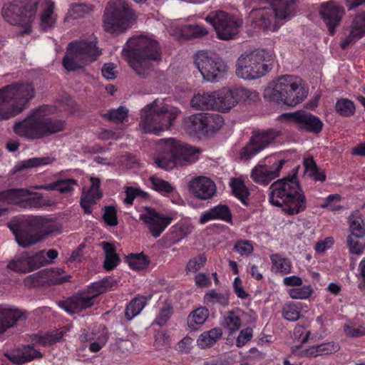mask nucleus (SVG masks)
<instances>
[{"instance_id":"nucleus-27","label":"nucleus","mask_w":365,"mask_h":365,"mask_svg":"<svg viewBox=\"0 0 365 365\" xmlns=\"http://www.w3.org/2000/svg\"><path fill=\"white\" fill-rule=\"evenodd\" d=\"M290 119L299 128L314 133L319 132L323 126L322 122L317 117L302 110L292 113Z\"/></svg>"},{"instance_id":"nucleus-5","label":"nucleus","mask_w":365,"mask_h":365,"mask_svg":"<svg viewBox=\"0 0 365 365\" xmlns=\"http://www.w3.org/2000/svg\"><path fill=\"white\" fill-rule=\"evenodd\" d=\"M51 108L48 106L32 110L26 118L15 123L14 133L21 137L36 139L63 130L64 122L51 120Z\"/></svg>"},{"instance_id":"nucleus-4","label":"nucleus","mask_w":365,"mask_h":365,"mask_svg":"<svg viewBox=\"0 0 365 365\" xmlns=\"http://www.w3.org/2000/svg\"><path fill=\"white\" fill-rule=\"evenodd\" d=\"M17 243L26 247L33 245L46 235L59 230L60 225L53 219L41 216L23 217L9 225Z\"/></svg>"},{"instance_id":"nucleus-30","label":"nucleus","mask_w":365,"mask_h":365,"mask_svg":"<svg viewBox=\"0 0 365 365\" xmlns=\"http://www.w3.org/2000/svg\"><path fill=\"white\" fill-rule=\"evenodd\" d=\"M220 220L230 222L232 214L229 207L225 205H218L203 212L199 219V222L204 225L211 220Z\"/></svg>"},{"instance_id":"nucleus-61","label":"nucleus","mask_w":365,"mask_h":365,"mask_svg":"<svg viewBox=\"0 0 365 365\" xmlns=\"http://www.w3.org/2000/svg\"><path fill=\"white\" fill-rule=\"evenodd\" d=\"M253 245L250 241L248 240H239L235 246L234 250L241 256H248L253 252Z\"/></svg>"},{"instance_id":"nucleus-11","label":"nucleus","mask_w":365,"mask_h":365,"mask_svg":"<svg viewBox=\"0 0 365 365\" xmlns=\"http://www.w3.org/2000/svg\"><path fill=\"white\" fill-rule=\"evenodd\" d=\"M100 54L96 37L90 35L69 43L63 65L66 70L74 71L96 61Z\"/></svg>"},{"instance_id":"nucleus-50","label":"nucleus","mask_w":365,"mask_h":365,"mask_svg":"<svg viewBox=\"0 0 365 365\" xmlns=\"http://www.w3.org/2000/svg\"><path fill=\"white\" fill-rule=\"evenodd\" d=\"M126 262L133 269L143 270L149 264V259L143 253L130 254L126 257Z\"/></svg>"},{"instance_id":"nucleus-60","label":"nucleus","mask_w":365,"mask_h":365,"mask_svg":"<svg viewBox=\"0 0 365 365\" xmlns=\"http://www.w3.org/2000/svg\"><path fill=\"white\" fill-rule=\"evenodd\" d=\"M341 200V197L338 194H334L329 195L324 203L320 207L322 208H327L330 211H339L342 207L339 204Z\"/></svg>"},{"instance_id":"nucleus-8","label":"nucleus","mask_w":365,"mask_h":365,"mask_svg":"<svg viewBox=\"0 0 365 365\" xmlns=\"http://www.w3.org/2000/svg\"><path fill=\"white\" fill-rule=\"evenodd\" d=\"M34 96L31 84H11L0 89V119L22 112Z\"/></svg>"},{"instance_id":"nucleus-57","label":"nucleus","mask_w":365,"mask_h":365,"mask_svg":"<svg viewBox=\"0 0 365 365\" xmlns=\"http://www.w3.org/2000/svg\"><path fill=\"white\" fill-rule=\"evenodd\" d=\"M336 111L341 115L351 116L355 112V106L352 101L342 98L337 101L336 104Z\"/></svg>"},{"instance_id":"nucleus-14","label":"nucleus","mask_w":365,"mask_h":365,"mask_svg":"<svg viewBox=\"0 0 365 365\" xmlns=\"http://www.w3.org/2000/svg\"><path fill=\"white\" fill-rule=\"evenodd\" d=\"M16 205L21 208L32 209L50 206V200L44 199L41 194L31 192L28 189H13L0 193V218L7 214V206Z\"/></svg>"},{"instance_id":"nucleus-45","label":"nucleus","mask_w":365,"mask_h":365,"mask_svg":"<svg viewBox=\"0 0 365 365\" xmlns=\"http://www.w3.org/2000/svg\"><path fill=\"white\" fill-rule=\"evenodd\" d=\"M101 245L106 254L104 267L107 270H111L118 265L120 261L119 257L115 253L113 244L103 242Z\"/></svg>"},{"instance_id":"nucleus-49","label":"nucleus","mask_w":365,"mask_h":365,"mask_svg":"<svg viewBox=\"0 0 365 365\" xmlns=\"http://www.w3.org/2000/svg\"><path fill=\"white\" fill-rule=\"evenodd\" d=\"M344 334L349 337H359L365 335V323H359L357 320H349L344 324Z\"/></svg>"},{"instance_id":"nucleus-29","label":"nucleus","mask_w":365,"mask_h":365,"mask_svg":"<svg viewBox=\"0 0 365 365\" xmlns=\"http://www.w3.org/2000/svg\"><path fill=\"white\" fill-rule=\"evenodd\" d=\"M20 310L9 305H0V334L14 327L21 317Z\"/></svg>"},{"instance_id":"nucleus-26","label":"nucleus","mask_w":365,"mask_h":365,"mask_svg":"<svg viewBox=\"0 0 365 365\" xmlns=\"http://www.w3.org/2000/svg\"><path fill=\"white\" fill-rule=\"evenodd\" d=\"M91 186L90 188H83L81 205L87 214L92 211V205L101 197V193L99 191L100 180L98 178L91 177Z\"/></svg>"},{"instance_id":"nucleus-21","label":"nucleus","mask_w":365,"mask_h":365,"mask_svg":"<svg viewBox=\"0 0 365 365\" xmlns=\"http://www.w3.org/2000/svg\"><path fill=\"white\" fill-rule=\"evenodd\" d=\"M284 163V160H272V159L268 163H259L252 170L251 178L257 183L267 185L279 176Z\"/></svg>"},{"instance_id":"nucleus-43","label":"nucleus","mask_w":365,"mask_h":365,"mask_svg":"<svg viewBox=\"0 0 365 365\" xmlns=\"http://www.w3.org/2000/svg\"><path fill=\"white\" fill-rule=\"evenodd\" d=\"M222 331L220 328H214L200 334L197 339V345L201 348L212 346L221 337Z\"/></svg>"},{"instance_id":"nucleus-20","label":"nucleus","mask_w":365,"mask_h":365,"mask_svg":"<svg viewBox=\"0 0 365 365\" xmlns=\"http://www.w3.org/2000/svg\"><path fill=\"white\" fill-rule=\"evenodd\" d=\"M277 137V132L267 130L255 133L249 143L240 152L242 160H249L256 155L268 145L272 143Z\"/></svg>"},{"instance_id":"nucleus-39","label":"nucleus","mask_w":365,"mask_h":365,"mask_svg":"<svg viewBox=\"0 0 365 365\" xmlns=\"http://www.w3.org/2000/svg\"><path fill=\"white\" fill-rule=\"evenodd\" d=\"M29 255L27 253L19 255L7 264V267L19 272H28L32 270Z\"/></svg>"},{"instance_id":"nucleus-42","label":"nucleus","mask_w":365,"mask_h":365,"mask_svg":"<svg viewBox=\"0 0 365 365\" xmlns=\"http://www.w3.org/2000/svg\"><path fill=\"white\" fill-rule=\"evenodd\" d=\"M235 101V105L241 101L254 102L259 99V93L253 89H248L244 87H237L230 89Z\"/></svg>"},{"instance_id":"nucleus-25","label":"nucleus","mask_w":365,"mask_h":365,"mask_svg":"<svg viewBox=\"0 0 365 365\" xmlns=\"http://www.w3.org/2000/svg\"><path fill=\"white\" fill-rule=\"evenodd\" d=\"M193 225L189 219H182L173 225L164 237L168 245L180 242L193 230Z\"/></svg>"},{"instance_id":"nucleus-47","label":"nucleus","mask_w":365,"mask_h":365,"mask_svg":"<svg viewBox=\"0 0 365 365\" xmlns=\"http://www.w3.org/2000/svg\"><path fill=\"white\" fill-rule=\"evenodd\" d=\"M205 303L207 305L220 304L226 306L229 303V293L227 292H217L210 290L204 297Z\"/></svg>"},{"instance_id":"nucleus-40","label":"nucleus","mask_w":365,"mask_h":365,"mask_svg":"<svg viewBox=\"0 0 365 365\" xmlns=\"http://www.w3.org/2000/svg\"><path fill=\"white\" fill-rule=\"evenodd\" d=\"M349 230L352 237H362L365 235V223L358 211L354 212L349 217Z\"/></svg>"},{"instance_id":"nucleus-10","label":"nucleus","mask_w":365,"mask_h":365,"mask_svg":"<svg viewBox=\"0 0 365 365\" xmlns=\"http://www.w3.org/2000/svg\"><path fill=\"white\" fill-rule=\"evenodd\" d=\"M137 14L125 0H110L104 11L103 26L113 35H118L130 29Z\"/></svg>"},{"instance_id":"nucleus-13","label":"nucleus","mask_w":365,"mask_h":365,"mask_svg":"<svg viewBox=\"0 0 365 365\" xmlns=\"http://www.w3.org/2000/svg\"><path fill=\"white\" fill-rule=\"evenodd\" d=\"M270 56L264 50L242 54L236 63V75L245 80L257 79L269 69Z\"/></svg>"},{"instance_id":"nucleus-41","label":"nucleus","mask_w":365,"mask_h":365,"mask_svg":"<svg viewBox=\"0 0 365 365\" xmlns=\"http://www.w3.org/2000/svg\"><path fill=\"white\" fill-rule=\"evenodd\" d=\"M45 283L48 285H55L69 280L70 275L64 274L61 269H43Z\"/></svg>"},{"instance_id":"nucleus-51","label":"nucleus","mask_w":365,"mask_h":365,"mask_svg":"<svg viewBox=\"0 0 365 365\" xmlns=\"http://www.w3.org/2000/svg\"><path fill=\"white\" fill-rule=\"evenodd\" d=\"M205 133L219 130L224 124L223 118L218 114L205 113Z\"/></svg>"},{"instance_id":"nucleus-34","label":"nucleus","mask_w":365,"mask_h":365,"mask_svg":"<svg viewBox=\"0 0 365 365\" xmlns=\"http://www.w3.org/2000/svg\"><path fill=\"white\" fill-rule=\"evenodd\" d=\"M58 252L56 250H49L47 252L42 250L33 256H29L32 270L52 263L58 257Z\"/></svg>"},{"instance_id":"nucleus-55","label":"nucleus","mask_w":365,"mask_h":365,"mask_svg":"<svg viewBox=\"0 0 365 365\" xmlns=\"http://www.w3.org/2000/svg\"><path fill=\"white\" fill-rule=\"evenodd\" d=\"M78 186L77 181L71 178L61 179L52 182L53 190H58L61 193H68Z\"/></svg>"},{"instance_id":"nucleus-18","label":"nucleus","mask_w":365,"mask_h":365,"mask_svg":"<svg viewBox=\"0 0 365 365\" xmlns=\"http://www.w3.org/2000/svg\"><path fill=\"white\" fill-rule=\"evenodd\" d=\"M205 20L214 27L217 37L222 40L233 38L239 32L242 24L240 18L222 11L211 12L205 16Z\"/></svg>"},{"instance_id":"nucleus-48","label":"nucleus","mask_w":365,"mask_h":365,"mask_svg":"<svg viewBox=\"0 0 365 365\" xmlns=\"http://www.w3.org/2000/svg\"><path fill=\"white\" fill-rule=\"evenodd\" d=\"M272 269L282 274H287L292 271V263L289 259L282 257L279 255H272L271 256Z\"/></svg>"},{"instance_id":"nucleus-63","label":"nucleus","mask_w":365,"mask_h":365,"mask_svg":"<svg viewBox=\"0 0 365 365\" xmlns=\"http://www.w3.org/2000/svg\"><path fill=\"white\" fill-rule=\"evenodd\" d=\"M172 314V309L169 304L164 305L160 310V312L157 315L154 323L163 326L169 319Z\"/></svg>"},{"instance_id":"nucleus-6","label":"nucleus","mask_w":365,"mask_h":365,"mask_svg":"<svg viewBox=\"0 0 365 365\" xmlns=\"http://www.w3.org/2000/svg\"><path fill=\"white\" fill-rule=\"evenodd\" d=\"M180 110L165 98H158L145 106L140 115V130L144 133L159 134L168 130Z\"/></svg>"},{"instance_id":"nucleus-35","label":"nucleus","mask_w":365,"mask_h":365,"mask_svg":"<svg viewBox=\"0 0 365 365\" xmlns=\"http://www.w3.org/2000/svg\"><path fill=\"white\" fill-rule=\"evenodd\" d=\"M151 298V295L148 297L138 296L133 299L127 306L125 309V317L128 320L133 319L138 316L146 305L148 300Z\"/></svg>"},{"instance_id":"nucleus-52","label":"nucleus","mask_w":365,"mask_h":365,"mask_svg":"<svg viewBox=\"0 0 365 365\" xmlns=\"http://www.w3.org/2000/svg\"><path fill=\"white\" fill-rule=\"evenodd\" d=\"M304 166L306 175L312 178L314 180H325L326 176L324 172L317 169V165L312 158L304 159Z\"/></svg>"},{"instance_id":"nucleus-33","label":"nucleus","mask_w":365,"mask_h":365,"mask_svg":"<svg viewBox=\"0 0 365 365\" xmlns=\"http://www.w3.org/2000/svg\"><path fill=\"white\" fill-rule=\"evenodd\" d=\"M54 161L55 158L50 156L29 158L17 163L13 168V172L16 173L23 170L48 165Z\"/></svg>"},{"instance_id":"nucleus-2","label":"nucleus","mask_w":365,"mask_h":365,"mask_svg":"<svg viewBox=\"0 0 365 365\" xmlns=\"http://www.w3.org/2000/svg\"><path fill=\"white\" fill-rule=\"evenodd\" d=\"M122 55L136 73L146 76L150 69V62L159 58L158 42L146 35L130 38L122 50Z\"/></svg>"},{"instance_id":"nucleus-22","label":"nucleus","mask_w":365,"mask_h":365,"mask_svg":"<svg viewBox=\"0 0 365 365\" xmlns=\"http://www.w3.org/2000/svg\"><path fill=\"white\" fill-rule=\"evenodd\" d=\"M319 14L327 26L329 34L334 35L336 27L344 14V8L337 3L329 1L321 5Z\"/></svg>"},{"instance_id":"nucleus-16","label":"nucleus","mask_w":365,"mask_h":365,"mask_svg":"<svg viewBox=\"0 0 365 365\" xmlns=\"http://www.w3.org/2000/svg\"><path fill=\"white\" fill-rule=\"evenodd\" d=\"M191 106L200 109H215L225 112L235 106V101L230 88H223L213 92L195 95Z\"/></svg>"},{"instance_id":"nucleus-1","label":"nucleus","mask_w":365,"mask_h":365,"mask_svg":"<svg viewBox=\"0 0 365 365\" xmlns=\"http://www.w3.org/2000/svg\"><path fill=\"white\" fill-rule=\"evenodd\" d=\"M302 79L294 75H282L271 81L264 91V98L278 106L294 107L307 96Z\"/></svg>"},{"instance_id":"nucleus-7","label":"nucleus","mask_w":365,"mask_h":365,"mask_svg":"<svg viewBox=\"0 0 365 365\" xmlns=\"http://www.w3.org/2000/svg\"><path fill=\"white\" fill-rule=\"evenodd\" d=\"M199 155L198 149L173 138L162 139L157 145L153 158L158 168L169 170L178 165L195 163Z\"/></svg>"},{"instance_id":"nucleus-62","label":"nucleus","mask_w":365,"mask_h":365,"mask_svg":"<svg viewBox=\"0 0 365 365\" xmlns=\"http://www.w3.org/2000/svg\"><path fill=\"white\" fill-rule=\"evenodd\" d=\"M25 284L28 287H37L41 284H46L43 270L29 275L25 279Z\"/></svg>"},{"instance_id":"nucleus-56","label":"nucleus","mask_w":365,"mask_h":365,"mask_svg":"<svg viewBox=\"0 0 365 365\" xmlns=\"http://www.w3.org/2000/svg\"><path fill=\"white\" fill-rule=\"evenodd\" d=\"M230 186L233 194L244 202L248 195V190L242 181L239 179H232Z\"/></svg>"},{"instance_id":"nucleus-54","label":"nucleus","mask_w":365,"mask_h":365,"mask_svg":"<svg viewBox=\"0 0 365 365\" xmlns=\"http://www.w3.org/2000/svg\"><path fill=\"white\" fill-rule=\"evenodd\" d=\"M148 194L137 187H125L122 194L123 202L127 205H131L134 199L137 197H146Z\"/></svg>"},{"instance_id":"nucleus-36","label":"nucleus","mask_w":365,"mask_h":365,"mask_svg":"<svg viewBox=\"0 0 365 365\" xmlns=\"http://www.w3.org/2000/svg\"><path fill=\"white\" fill-rule=\"evenodd\" d=\"M151 188L163 196H168L175 192V186L157 175H152L149 178Z\"/></svg>"},{"instance_id":"nucleus-31","label":"nucleus","mask_w":365,"mask_h":365,"mask_svg":"<svg viewBox=\"0 0 365 365\" xmlns=\"http://www.w3.org/2000/svg\"><path fill=\"white\" fill-rule=\"evenodd\" d=\"M340 349L338 343L334 341L326 342L306 349L299 350L298 354L303 357H317L322 355L331 354Z\"/></svg>"},{"instance_id":"nucleus-53","label":"nucleus","mask_w":365,"mask_h":365,"mask_svg":"<svg viewBox=\"0 0 365 365\" xmlns=\"http://www.w3.org/2000/svg\"><path fill=\"white\" fill-rule=\"evenodd\" d=\"M287 292L292 299H307L313 294L314 289L311 285H301L289 289Z\"/></svg>"},{"instance_id":"nucleus-12","label":"nucleus","mask_w":365,"mask_h":365,"mask_svg":"<svg viewBox=\"0 0 365 365\" xmlns=\"http://www.w3.org/2000/svg\"><path fill=\"white\" fill-rule=\"evenodd\" d=\"M36 5L37 0H14L4 4L1 16L9 24L21 26L24 33H29L36 17Z\"/></svg>"},{"instance_id":"nucleus-58","label":"nucleus","mask_w":365,"mask_h":365,"mask_svg":"<svg viewBox=\"0 0 365 365\" xmlns=\"http://www.w3.org/2000/svg\"><path fill=\"white\" fill-rule=\"evenodd\" d=\"M92 11L90 6L83 4H74L70 6L68 15L72 19L84 17Z\"/></svg>"},{"instance_id":"nucleus-32","label":"nucleus","mask_w":365,"mask_h":365,"mask_svg":"<svg viewBox=\"0 0 365 365\" xmlns=\"http://www.w3.org/2000/svg\"><path fill=\"white\" fill-rule=\"evenodd\" d=\"M38 4L43 9L41 14V26L44 30L51 28L56 19L53 12V2L52 0H37Z\"/></svg>"},{"instance_id":"nucleus-37","label":"nucleus","mask_w":365,"mask_h":365,"mask_svg":"<svg viewBox=\"0 0 365 365\" xmlns=\"http://www.w3.org/2000/svg\"><path fill=\"white\" fill-rule=\"evenodd\" d=\"M205 113L192 115L185 120L186 130L192 135L205 133Z\"/></svg>"},{"instance_id":"nucleus-38","label":"nucleus","mask_w":365,"mask_h":365,"mask_svg":"<svg viewBox=\"0 0 365 365\" xmlns=\"http://www.w3.org/2000/svg\"><path fill=\"white\" fill-rule=\"evenodd\" d=\"M209 311L205 307H199L192 311L187 317V326L192 330L197 329L208 318Z\"/></svg>"},{"instance_id":"nucleus-9","label":"nucleus","mask_w":365,"mask_h":365,"mask_svg":"<svg viewBox=\"0 0 365 365\" xmlns=\"http://www.w3.org/2000/svg\"><path fill=\"white\" fill-rule=\"evenodd\" d=\"M63 331H56L52 333L34 334L29 336L27 345L14 347L5 353L6 358L16 365L30 362L43 356L41 351L36 349L38 346H49L61 339Z\"/></svg>"},{"instance_id":"nucleus-19","label":"nucleus","mask_w":365,"mask_h":365,"mask_svg":"<svg viewBox=\"0 0 365 365\" xmlns=\"http://www.w3.org/2000/svg\"><path fill=\"white\" fill-rule=\"evenodd\" d=\"M140 212V220L155 238L158 237L175 219L173 214L163 215L150 207H143Z\"/></svg>"},{"instance_id":"nucleus-44","label":"nucleus","mask_w":365,"mask_h":365,"mask_svg":"<svg viewBox=\"0 0 365 365\" xmlns=\"http://www.w3.org/2000/svg\"><path fill=\"white\" fill-rule=\"evenodd\" d=\"M303 304L301 302H289L285 304L282 310L284 319L290 322H296L301 317Z\"/></svg>"},{"instance_id":"nucleus-3","label":"nucleus","mask_w":365,"mask_h":365,"mask_svg":"<svg viewBox=\"0 0 365 365\" xmlns=\"http://www.w3.org/2000/svg\"><path fill=\"white\" fill-rule=\"evenodd\" d=\"M269 202L287 215H297L306 209V198L293 175L275 181L269 187Z\"/></svg>"},{"instance_id":"nucleus-17","label":"nucleus","mask_w":365,"mask_h":365,"mask_svg":"<svg viewBox=\"0 0 365 365\" xmlns=\"http://www.w3.org/2000/svg\"><path fill=\"white\" fill-rule=\"evenodd\" d=\"M195 64L202 78L211 82L219 81L227 71V64L222 59L205 51H198L195 54Z\"/></svg>"},{"instance_id":"nucleus-15","label":"nucleus","mask_w":365,"mask_h":365,"mask_svg":"<svg viewBox=\"0 0 365 365\" xmlns=\"http://www.w3.org/2000/svg\"><path fill=\"white\" fill-rule=\"evenodd\" d=\"M112 283L109 279L93 282L88 289L87 294H79L73 296L59 305L66 312L70 314L78 313L93 304V299L99 294L111 289Z\"/></svg>"},{"instance_id":"nucleus-23","label":"nucleus","mask_w":365,"mask_h":365,"mask_svg":"<svg viewBox=\"0 0 365 365\" xmlns=\"http://www.w3.org/2000/svg\"><path fill=\"white\" fill-rule=\"evenodd\" d=\"M188 189L195 197L205 200L215 195L217 187L215 182L210 178L197 176L190 181Z\"/></svg>"},{"instance_id":"nucleus-46","label":"nucleus","mask_w":365,"mask_h":365,"mask_svg":"<svg viewBox=\"0 0 365 365\" xmlns=\"http://www.w3.org/2000/svg\"><path fill=\"white\" fill-rule=\"evenodd\" d=\"M221 324L229 331L230 334H232L241 327V319L239 314L235 312H229L223 317Z\"/></svg>"},{"instance_id":"nucleus-28","label":"nucleus","mask_w":365,"mask_h":365,"mask_svg":"<svg viewBox=\"0 0 365 365\" xmlns=\"http://www.w3.org/2000/svg\"><path fill=\"white\" fill-rule=\"evenodd\" d=\"M365 35V13H360L354 18L349 33L341 43L344 48L349 44L355 42Z\"/></svg>"},{"instance_id":"nucleus-64","label":"nucleus","mask_w":365,"mask_h":365,"mask_svg":"<svg viewBox=\"0 0 365 365\" xmlns=\"http://www.w3.org/2000/svg\"><path fill=\"white\" fill-rule=\"evenodd\" d=\"M128 110L123 106H120L116 110H111L108 114V117L110 120L116 123L123 122L127 117Z\"/></svg>"},{"instance_id":"nucleus-24","label":"nucleus","mask_w":365,"mask_h":365,"mask_svg":"<svg viewBox=\"0 0 365 365\" xmlns=\"http://www.w3.org/2000/svg\"><path fill=\"white\" fill-rule=\"evenodd\" d=\"M168 28L170 35L177 38H199L207 34V30L200 25H187L181 26L179 21H169Z\"/></svg>"},{"instance_id":"nucleus-59","label":"nucleus","mask_w":365,"mask_h":365,"mask_svg":"<svg viewBox=\"0 0 365 365\" xmlns=\"http://www.w3.org/2000/svg\"><path fill=\"white\" fill-rule=\"evenodd\" d=\"M207 262V257L205 255H200L191 258L186 266V272L195 273L204 267Z\"/></svg>"}]
</instances>
